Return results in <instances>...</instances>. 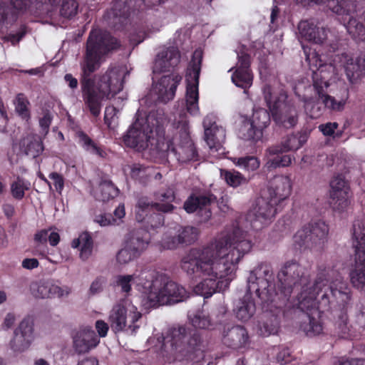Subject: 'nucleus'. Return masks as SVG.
Masks as SVG:
<instances>
[{
    "instance_id": "1",
    "label": "nucleus",
    "mask_w": 365,
    "mask_h": 365,
    "mask_svg": "<svg viewBox=\"0 0 365 365\" xmlns=\"http://www.w3.org/2000/svg\"><path fill=\"white\" fill-rule=\"evenodd\" d=\"M252 243L238 225L205 246L190 249L180 262L182 272L192 281L196 294L208 298L224 291L236 276L238 264L249 253Z\"/></svg>"
},
{
    "instance_id": "2",
    "label": "nucleus",
    "mask_w": 365,
    "mask_h": 365,
    "mask_svg": "<svg viewBox=\"0 0 365 365\" xmlns=\"http://www.w3.org/2000/svg\"><path fill=\"white\" fill-rule=\"evenodd\" d=\"M118 46V40L108 32L100 29L91 31L80 62V84L84 103L95 117L101 113L103 101L123 90V80L128 74L123 66H110L104 73L93 74L101 66L103 56Z\"/></svg>"
},
{
    "instance_id": "3",
    "label": "nucleus",
    "mask_w": 365,
    "mask_h": 365,
    "mask_svg": "<svg viewBox=\"0 0 365 365\" xmlns=\"http://www.w3.org/2000/svg\"><path fill=\"white\" fill-rule=\"evenodd\" d=\"M310 290H304L300 297L299 309L300 329L309 336L322 333L323 327L319 320V309L331 304L344 308L351 301V289L339 272L333 269H319Z\"/></svg>"
},
{
    "instance_id": "4",
    "label": "nucleus",
    "mask_w": 365,
    "mask_h": 365,
    "mask_svg": "<svg viewBox=\"0 0 365 365\" xmlns=\"http://www.w3.org/2000/svg\"><path fill=\"white\" fill-rule=\"evenodd\" d=\"M133 282L141 292L149 307H157L184 301L187 297L185 289L155 270L143 271L139 274L118 275L115 284L123 292L128 293Z\"/></svg>"
},
{
    "instance_id": "5",
    "label": "nucleus",
    "mask_w": 365,
    "mask_h": 365,
    "mask_svg": "<svg viewBox=\"0 0 365 365\" xmlns=\"http://www.w3.org/2000/svg\"><path fill=\"white\" fill-rule=\"evenodd\" d=\"M253 294L267 306L277 303V299H279L280 297L275 287L273 269L270 264L261 262L250 271L247 278V292L237 301L234 309L239 320L247 322L254 316L256 306L252 299Z\"/></svg>"
},
{
    "instance_id": "6",
    "label": "nucleus",
    "mask_w": 365,
    "mask_h": 365,
    "mask_svg": "<svg viewBox=\"0 0 365 365\" xmlns=\"http://www.w3.org/2000/svg\"><path fill=\"white\" fill-rule=\"evenodd\" d=\"M201 338L197 333L187 336L184 327L174 328L171 339L163 345V356L170 363L193 361L201 352Z\"/></svg>"
},
{
    "instance_id": "7",
    "label": "nucleus",
    "mask_w": 365,
    "mask_h": 365,
    "mask_svg": "<svg viewBox=\"0 0 365 365\" xmlns=\"http://www.w3.org/2000/svg\"><path fill=\"white\" fill-rule=\"evenodd\" d=\"M166 123L163 110H152L145 118H137L123 135V142L138 151L144 150L148 147L154 130L160 132Z\"/></svg>"
},
{
    "instance_id": "8",
    "label": "nucleus",
    "mask_w": 365,
    "mask_h": 365,
    "mask_svg": "<svg viewBox=\"0 0 365 365\" xmlns=\"http://www.w3.org/2000/svg\"><path fill=\"white\" fill-rule=\"evenodd\" d=\"M172 125L178 130V133L171 140L166 143L168 158L179 163L197 160V152L190 138L187 115L183 110L174 113Z\"/></svg>"
},
{
    "instance_id": "9",
    "label": "nucleus",
    "mask_w": 365,
    "mask_h": 365,
    "mask_svg": "<svg viewBox=\"0 0 365 365\" xmlns=\"http://www.w3.org/2000/svg\"><path fill=\"white\" fill-rule=\"evenodd\" d=\"M309 61L310 69L312 71L313 87L318 98H321L324 106L332 111H341L344 110L348 95L345 98L336 101L334 97L326 93V89L329 87L328 78L334 71V66L331 63H322L319 56L316 53L312 57L307 56Z\"/></svg>"
},
{
    "instance_id": "10",
    "label": "nucleus",
    "mask_w": 365,
    "mask_h": 365,
    "mask_svg": "<svg viewBox=\"0 0 365 365\" xmlns=\"http://www.w3.org/2000/svg\"><path fill=\"white\" fill-rule=\"evenodd\" d=\"M264 99L272 113L274 121L284 128H294L299 119L295 106L287 103V94L281 91L277 96L273 97L272 88L266 85L262 88Z\"/></svg>"
},
{
    "instance_id": "11",
    "label": "nucleus",
    "mask_w": 365,
    "mask_h": 365,
    "mask_svg": "<svg viewBox=\"0 0 365 365\" xmlns=\"http://www.w3.org/2000/svg\"><path fill=\"white\" fill-rule=\"evenodd\" d=\"M142 314L137 307L129 299L115 305L110 312L108 322L111 329L115 332L124 331L133 334L139 328L137 324Z\"/></svg>"
},
{
    "instance_id": "12",
    "label": "nucleus",
    "mask_w": 365,
    "mask_h": 365,
    "mask_svg": "<svg viewBox=\"0 0 365 365\" xmlns=\"http://www.w3.org/2000/svg\"><path fill=\"white\" fill-rule=\"evenodd\" d=\"M365 222L355 220L352 227V245L355 249L354 267L350 280L357 289L365 292Z\"/></svg>"
},
{
    "instance_id": "13",
    "label": "nucleus",
    "mask_w": 365,
    "mask_h": 365,
    "mask_svg": "<svg viewBox=\"0 0 365 365\" xmlns=\"http://www.w3.org/2000/svg\"><path fill=\"white\" fill-rule=\"evenodd\" d=\"M277 279L280 286L281 294L284 297H289L293 289L299 286H302V293L304 290H310L313 284L309 287H305L309 281L308 276L304 274V269L296 260L287 262L277 274ZM301 295L299 297L300 301Z\"/></svg>"
},
{
    "instance_id": "14",
    "label": "nucleus",
    "mask_w": 365,
    "mask_h": 365,
    "mask_svg": "<svg viewBox=\"0 0 365 365\" xmlns=\"http://www.w3.org/2000/svg\"><path fill=\"white\" fill-rule=\"evenodd\" d=\"M328 225L317 221L304 225L294 236V241L299 246L312 251H321L327 241Z\"/></svg>"
},
{
    "instance_id": "15",
    "label": "nucleus",
    "mask_w": 365,
    "mask_h": 365,
    "mask_svg": "<svg viewBox=\"0 0 365 365\" xmlns=\"http://www.w3.org/2000/svg\"><path fill=\"white\" fill-rule=\"evenodd\" d=\"M202 60V51L199 49L195 50L185 76L187 82L186 107L187 112L191 115H195L199 111L198 83Z\"/></svg>"
},
{
    "instance_id": "16",
    "label": "nucleus",
    "mask_w": 365,
    "mask_h": 365,
    "mask_svg": "<svg viewBox=\"0 0 365 365\" xmlns=\"http://www.w3.org/2000/svg\"><path fill=\"white\" fill-rule=\"evenodd\" d=\"M47 6L43 0H11L9 5L0 4V25L14 22L17 12L26 10L38 15L47 14L50 11Z\"/></svg>"
},
{
    "instance_id": "17",
    "label": "nucleus",
    "mask_w": 365,
    "mask_h": 365,
    "mask_svg": "<svg viewBox=\"0 0 365 365\" xmlns=\"http://www.w3.org/2000/svg\"><path fill=\"white\" fill-rule=\"evenodd\" d=\"M217 201V197L210 192L191 195L184 202L183 207L187 213L197 212L200 221L205 222L212 216L210 206Z\"/></svg>"
},
{
    "instance_id": "18",
    "label": "nucleus",
    "mask_w": 365,
    "mask_h": 365,
    "mask_svg": "<svg viewBox=\"0 0 365 365\" xmlns=\"http://www.w3.org/2000/svg\"><path fill=\"white\" fill-rule=\"evenodd\" d=\"M181 80L182 77L176 74L163 76L156 84L153 86L149 93L150 99L154 102L163 103L172 100Z\"/></svg>"
},
{
    "instance_id": "19",
    "label": "nucleus",
    "mask_w": 365,
    "mask_h": 365,
    "mask_svg": "<svg viewBox=\"0 0 365 365\" xmlns=\"http://www.w3.org/2000/svg\"><path fill=\"white\" fill-rule=\"evenodd\" d=\"M204 139L211 152H217L222 148L225 141V130L216 122V116L208 114L203 120Z\"/></svg>"
},
{
    "instance_id": "20",
    "label": "nucleus",
    "mask_w": 365,
    "mask_h": 365,
    "mask_svg": "<svg viewBox=\"0 0 365 365\" xmlns=\"http://www.w3.org/2000/svg\"><path fill=\"white\" fill-rule=\"evenodd\" d=\"M335 66L343 67L346 77L350 83H356L365 74V53L356 58H353L346 53H341L335 56L334 59Z\"/></svg>"
},
{
    "instance_id": "21",
    "label": "nucleus",
    "mask_w": 365,
    "mask_h": 365,
    "mask_svg": "<svg viewBox=\"0 0 365 365\" xmlns=\"http://www.w3.org/2000/svg\"><path fill=\"white\" fill-rule=\"evenodd\" d=\"M34 338L33 322L30 318H24L14 331L10 348L16 353L24 352L31 346Z\"/></svg>"
},
{
    "instance_id": "22",
    "label": "nucleus",
    "mask_w": 365,
    "mask_h": 365,
    "mask_svg": "<svg viewBox=\"0 0 365 365\" xmlns=\"http://www.w3.org/2000/svg\"><path fill=\"white\" fill-rule=\"evenodd\" d=\"M238 61L232 75V82L237 86L246 89L252 83V74L250 69V57L242 47L237 51Z\"/></svg>"
},
{
    "instance_id": "23",
    "label": "nucleus",
    "mask_w": 365,
    "mask_h": 365,
    "mask_svg": "<svg viewBox=\"0 0 365 365\" xmlns=\"http://www.w3.org/2000/svg\"><path fill=\"white\" fill-rule=\"evenodd\" d=\"M180 61V53L177 47H164L156 55L153 66L154 73L170 71L176 67Z\"/></svg>"
},
{
    "instance_id": "24",
    "label": "nucleus",
    "mask_w": 365,
    "mask_h": 365,
    "mask_svg": "<svg viewBox=\"0 0 365 365\" xmlns=\"http://www.w3.org/2000/svg\"><path fill=\"white\" fill-rule=\"evenodd\" d=\"M277 202L272 200V198L264 194L258 197L252 210V215L255 217V220L264 224L267 220L274 217L278 210L279 206Z\"/></svg>"
},
{
    "instance_id": "25",
    "label": "nucleus",
    "mask_w": 365,
    "mask_h": 365,
    "mask_svg": "<svg viewBox=\"0 0 365 365\" xmlns=\"http://www.w3.org/2000/svg\"><path fill=\"white\" fill-rule=\"evenodd\" d=\"M291 189L292 185L289 178L284 175H277L270 181V185L266 195L279 204L290 195Z\"/></svg>"
},
{
    "instance_id": "26",
    "label": "nucleus",
    "mask_w": 365,
    "mask_h": 365,
    "mask_svg": "<svg viewBox=\"0 0 365 365\" xmlns=\"http://www.w3.org/2000/svg\"><path fill=\"white\" fill-rule=\"evenodd\" d=\"M283 153L285 151L278 145L268 147L264 154V159L266 160L264 166L269 170L289 166L292 163V158L289 155H280Z\"/></svg>"
},
{
    "instance_id": "27",
    "label": "nucleus",
    "mask_w": 365,
    "mask_h": 365,
    "mask_svg": "<svg viewBox=\"0 0 365 365\" xmlns=\"http://www.w3.org/2000/svg\"><path fill=\"white\" fill-rule=\"evenodd\" d=\"M297 4L302 6H309L311 4H326L327 6L339 15H349L354 11L353 2L349 0H295Z\"/></svg>"
},
{
    "instance_id": "28",
    "label": "nucleus",
    "mask_w": 365,
    "mask_h": 365,
    "mask_svg": "<svg viewBox=\"0 0 365 365\" xmlns=\"http://www.w3.org/2000/svg\"><path fill=\"white\" fill-rule=\"evenodd\" d=\"M300 38L314 43H322L327 38V30L317 27L313 22L302 21L298 25Z\"/></svg>"
},
{
    "instance_id": "29",
    "label": "nucleus",
    "mask_w": 365,
    "mask_h": 365,
    "mask_svg": "<svg viewBox=\"0 0 365 365\" xmlns=\"http://www.w3.org/2000/svg\"><path fill=\"white\" fill-rule=\"evenodd\" d=\"M100 342L99 338L93 330H83L78 333L73 338V348L78 354L88 352Z\"/></svg>"
},
{
    "instance_id": "30",
    "label": "nucleus",
    "mask_w": 365,
    "mask_h": 365,
    "mask_svg": "<svg viewBox=\"0 0 365 365\" xmlns=\"http://www.w3.org/2000/svg\"><path fill=\"white\" fill-rule=\"evenodd\" d=\"M129 16V6L127 0H114L111 9L106 18L108 23L116 29L124 24Z\"/></svg>"
},
{
    "instance_id": "31",
    "label": "nucleus",
    "mask_w": 365,
    "mask_h": 365,
    "mask_svg": "<svg viewBox=\"0 0 365 365\" xmlns=\"http://www.w3.org/2000/svg\"><path fill=\"white\" fill-rule=\"evenodd\" d=\"M248 341V334L246 329L242 326H235L224 331L222 341L231 348L238 349L246 344Z\"/></svg>"
},
{
    "instance_id": "32",
    "label": "nucleus",
    "mask_w": 365,
    "mask_h": 365,
    "mask_svg": "<svg viewBox=\"0 0 365 365\" xmlns=\"http://www.w3.org/2000/svg\"><path fill=\"white\" fill-rule=\"evenodd\" d=\"M155 202L153 206L157 211L164 213L172 212L175 207L172 204L175 200V194L173 187H168L154 193Z\"/></svg>"
},
{
    "instance_id": "33",
    "label": "nucleus",
    "mask_w": 365,
    "mask_h": 365,
    "mask_svg": "<svg viewBox=\"0 0 365 365\" xmlns=\"http://www.w3.org/2000/svg\"><path fill=\"white\" fill-rule=\"evenodd\" d=\"M148 242L149 235L146 230L135 229L127 235L125 245L138 255L145 249Z\"/></svg>"
},
{
    "instance_id": "34",
    "label": "nucleus",
    "mask_w": 365,
    "mask_h": 365,
    "mask_svg": "<svg viewBox=\"0 0 365 365\" xmlns=\"http://www.w3.org/2000/svg\"><path fill=\"white\" fill-rule=\"evenodd\" d=\"M20 148L26 155L36 158L43 150V142L39 135L30 133L21 139Z\"/></svg>"
},
{
    "instance_id": "35",
    "label": "nucleus",
    "mask_w": 365,
    "mask_h": 365,
    "mask_svg": "<svg viewBox=\"0 0 365 365\" xmlns=\"http://www.w3.org/2000/svg\"><path fill=\"white\" fill-rule=\"evenodd\" d=\"M72 247H80V257L86 260L92 254L93 240L88 232H83L77 239L73 240Z\"/></svg>"
},
{
    "instance_id": "36",
    "label": "nucleus",
    "mask_w": 365,
    "mask_h": 365,
    "mask_svg": "<svg viewBox=\"0 0 365 365\" xmlns=\"http://www.w3.org/2000/svg\"><path fill=\"white\" fill-rule=\"evenodd\" d=\"M127 168L129 170L130 177L143 185L146 184L153 175V169L152 168L146 167L141 164L134 163L128 165Z\"/></svg>"
},
{
    "instance_id": "37",
    "label": "nucleus",
    "mask_w": 365,
    "mask_h": 365,
    "mask_svg": "<svg viewBox=\"0 0 365 365\" xmlns=\"http://www.w3.org/2000/svg\"><path fill=\"white\" fill-rule=\"evenodd\" d=\"M262 133L247 118H244L239 128L240 137L245 140L257 141Z\"/></svg>"
},
{
    "instance_id": "38",
    "label": "nucleus",
    "mask_w": 365,
    "mask_h": 365,
    "mask_svg": "<svg viewBox=\"0 0 365 365\" xmlns=\"http://www.w3.org/2000/svg\"><path fill=\"white\" fill-rule=\"evenodd\" d=\"M220 177L222 178L228 185L232 187H237L240 185L247 184L250 178H246L241 173L235 170H220Z\"/></svg>"
},
{
    "instance_id": "39",
    "label": "nucleus",
    "mask_w": 365,
    "mask_h": 365,
    "mask_svg": "<svg viewBox=\"0 0 365 365\" xmlns=\"http://www.w3.org/2000/svg\"><path fill=\"white\" fill-rule=\"evenodd\" d=\"M279 319L276 315L265 314L259 323V333L264 336L277 333Z\"/></svg>"
},
{
    "instance_id": "40",
    "label": "nucleus",
    "mask_w": 365,
    "mask_h": 365,
    "mask_svg": "<svg viewBox=\"0 0 365 365\" xmlns=\"http://www.w3.org/2000/svg\"><path fill=\"white\" fill-rule=\"evenodd\" d=\"M60 4V14L62 16L71 18L76 14L78 5L76 0H48V3H46L52 7H56Z\"/></svg>"
},
{
    "instance_id": "41",
    "label": "nucleus",
    "mask_w": 365,
    "mask_h": 365,
    "mask_svg": "<svg viewBox=\"0 0 365 365\" xmlns=\"http://www.w3.org/2000/svg\"><path fill=\"white\" fill-rule=\"evenodd\" d=\"M15 111L23 120L28 121L31 118L29 106L30 104L26 96L22 93H18L14 99Z\"/></svg>"
},
{
    "instance_id": "42",
    "label": "nucleus",
    "mask_w": 365,
    "mask_h": 365,
    "mask_svg": "<svg viewBox=\"0 0 365 365\" xmlns=\"http://www.w3.org/2000/svg\"><path fill=\"white\" fill-rule=\"evenodd\" d=\"M232 161L236 166L248 173L256 171L260 166L259 160L255 156L233 158Z\"/></svg>"
},
{
    "instance_id": "43",
    "label": "nucleus",
    "mask_w": 365,
    "mask_h": 365,
    "mask_svg": "<svg viewBox=\"0 0 365 365\" xmlns=\"http://www.w3.org/2000/svg\"><path fill=\"white\" fill-rule=\"evenodd\" d=\"M198 235V230L192 226L182 227L177 232L180 245H189L194 243L197 240Z\"/></svg>"
},
{
    "instance_id": "44",
    "label": "nucleus",
    "mask_w": 365,
    "mask_h": 365,
    "mask_svg": "<svg viewBox=\"0 0 365 365\" xmlns=\"http://www.w3.org/2000/svg\"><path fill=\"white\" fill-rule=\"evenodd\" d=\"M30 182L18 176L10 185V191L12 197L18 200H22L25 196V192L30 189Z\"/></svg>"
},
{
    "instance_id": "45",
    "label": "nucleus",
    "mask_w": 365,
    "mask_h": 365,
    "mask_svg": "<svg viewBox=\"0 0 365 365\" xmlns=\"http://www.w3.org/2000/svg\"><path fill=\"white\" fill-rule=\"evenodd\" d=\"M154 208L153 202H150L147 197H140L138 199L135 206V219L138 222H145L150 211Z\"/></svg>"
},
{
    "instance_id": "46",
    "label": "nucleus",
    "mask_w": 365,
    "mask_h": 365,
    "mask_svg": "<svg viewBox=\"0 0 365 365\" xmlns=\"http://www.w3.org/2000/svg\"><path fill=\"white\" fill-rule=\"evenodd\" d=\"M259 130L268 126L270 123L269 113L264 108L255 109L251 119H249Z\"/></svg>"
},
{
    "instance_id": "47",
    "label": "nucleus",
    "mask_w": 365,
    "mask_h": 365,
    "mask_svg": "<svg viewBox=\"0 0 365 365\" xmlns=\"http://www.w3.org/2000/svg\"><path fill=\"white\" fill-rule=\"evenodd\" d=\"M329 204L334 211L342 212L345 211L350 205V195H330Z\"/></svg>"
},
{
    "instance_id": "48",
    "label": "nucleus",
    "mask_w": 365,
    "mask_h": 365,
    "mask_svg": "<svg viewBox=\"0 0 365 365\" xmlns=\"http://www.w3.org/2000/svg\"><path fill=\"white\" fill-rule=\"evenodd\" d=\"M189 319L192 325L197 329H208L211 325V320L204 311H197L189 314Z\"/></svg>"
},
{
    "instance_id": "49",
    "label": "nucleus",
    "mask_w": 365,
    "mask_h": 365,
    "mask_svg": "<svg viewBox=\"0 0 365 365\" xmlns=\"http://www.w3.org/2000/svg\"><path fill=\"white\" fill-rule=\"evenodd\" d=\"M49 230H42L34 235V248L35 255L44 256L46 252V242L48 240Z\"/></svg>"
},
{
    "instance_id": "50",
    "label": "nucleus",
    "mask_w": 365,
    "mask_h": 365,
    "mask_svg": "<svg viewBox=\"0 0 365 365\" xmlns=\"http://www.w3.org/2000/svg\"><path fill=\"white\" fill-rule=\"evenodd\" d=\"M330 195H344L349 193V187L347 182L341 176L334 177L330 182Z\"/></svg>"
},
{
    "instance_id": "51",
    "label": "nucleus",
    "mask_w": 365,
    "mask_h": 365,
    "mask_svg": "<svg viewBox=\"0 0 365 365\" xmlns=\"http://www.w3.org/2000/svg\"><path fill=\"white\" fill-rule=\"evenodd\" d=\"M101 196L99 197L102 201H108L110 198H113L119 193V190L110 181H103L99 185Z\"/></svg>"
},
{
    "instance_id": "52",
    "label": "nucleus",
    "mask_w": 365,
    "mask_h": 365,
    "mask_svg": "<svg viewBox=\"0 0 365 365\" xmlns=\"http://www.w3.org/2000/svg\"><path fill=\"white\" fill-rule=\"evenodd\" d=\"M79 143L83 148L88 152L100 156L103 155V150L83 132L78 133Z\"/></svg>"
},
{
    "instance_id": "53",
    "label": "nucleus",
    "mask_w": 365,
    "mask_h": 365,
    "mask_svg": "<svg viewBox=\"0 0 365 365\" xmlns=\"http://www.w3.org/2000/svg\"><path fill=\"white\" fill-rule=\"evenodd\" d=\"M304 142V140H301V137L299 138L297 135H292L287 136V138L283 140L281 144H277L284 151L287 152L292 150L299 149Z\"/></svg>"
},
{
    "instance_id": "54",
    "label": "nucleus",
    "mask_w": 365,
    "mask_h": 365,
    "mask_svg": "<svg viewBox=\"0 0 365 365\" xmlns=\"http://www.w3.org/2000/svg\"><path fill=\"white\" fill-rule=\"evenodd\" d=\"M302 101L304 103V108L309 112L312 118H317L321 115L320 108L318 106L316 98L304 95Z\"/></svg>"
},
{
    "instance_id": "55",
    "label": "nucleus",
    "mask_w": 365,
    "mask_h": 365,
    "mask_svg": "<svg viewBox=\"0 0 365 365\" xmlns=\"http://www.w3.org/2000/svg\"><path fill=\"white\" fill-rule=\"evenodd\" d=\"M50 282H40L31 286L32 294L37 298H49Z\"/></svg>"
},
{
    "instance_id": "56",
    "label": "nucleus",
    "mask_w": 365,
    "mask_h": 365,
    "mask_svg": "<svg viewBox=\"0 0 365 365\" xmlns=\"http://www.w3.org/2000/svg\"><path fill=\"white\" fill-rule=\"evenodd\" d=\"M347 31L354 38H365V28L362 24L356 22L355 19H349L347 25Z\"/></svg>"
},
{
    "instance_id": "57",
    "label": "nucleus",
    "mask_w": 365,
    "mask_h": 365,
    "mask_svg": "<svg viewBox=\"0 0 365 365\" xmlns=\"http://www.w3.org/2000/svg\"><path fill=\"white\" fill-rule=\"evenodd\" d=\"M71 292V289L68 286L60 287L50 282L49 298L67 297Z\"/></svg>"
},
{
    "instance_id": "58",
    "label": "nucleus",
    "mask_w": 365,
    "mask_h": 365,
    "mask_svg": "<svg viewBox=\"0 0 365 365\" xmlns=\"http://www.w3.org/2000/svg\"><path fill=\"white\" fill-rule=\"evenodd\" d=\"M136 256L137 254L125 245V247L117 253L116 260L120 264H125L132 261Z\"/></svg>"
},
{
    "instance_id": "59",
    "label": "nucleus",
    "mask_w": 365,
    "mask_h": 365,
    "mask_svg": "<svg viewBox=\"0 0 365 365\" xmlns=\"http://www.w3.org/2000/svg\"><path fill=\"white\" fill-rule=\"evenodd\" d=\"M160 245L163 249L175 250L180 245V243L177 236V233L175 235L167 233L163 237L160 241Z\"/></svg>"
},
{
    "instance_id": "60",
    "label": "nucleus",
    "mask_w": 365,
    "mask_h": 365,
    "mask_svg": "<svg viewBox=\"0 0 365 365\" xmlns=\"http://www.w3.org/2000/svg\"><path fill=\"white\" fill-rule=\"evenodd\" d=\"M145 223L152 229L160 227L164 224V217L161 214L153 212L148 215Z\"/></svg>"
},
{
    "instance_id": "61",
    "label": "nucleus",
    "mask_w": 365,
    "mask_h": 365,
    "mask_svg": "<svg viewBox=\"0 0 365 365\" xmlns=\"http://www.w3.org/2000/svg\"><path fill=\"white\" fill-rule=\"evenodd\" d=\"M49 178L53 181V185L58 192L61 193L64 187V181L62 175L58 173H51Z\"/></svg>"
},
{
    "instance_id": "62",
    "label": "nucleus",
    "mask_w": 365,
    "mask_h": 365,
    "mask_svg": "<svg viewBox=\"0 0 365 365\" xmlns=\"http://www.w3.org/2000/svg\"><path fill=\"white\" fill-rule=\"evenodd\" d=\"M338 123L336 122L334 123H327L325 124H322L319 125V130L327 136H331L334 134L335 130L338 128Z\"/></svg>"
},
{
    "instance_id": "63",
    "label": "nucleus",
    "mask_w": 365,
    "mask_h": 365,
    "mask_svg": "<svg viewBox=\"0 0 365 365\" xmlns=\"http://www.w3.org/2000/svg\"><path fill=\"white\" fill-rule=\"evenodd\" d=\"M52 117L49 113H44L43 116L39 120V125L42 130V134L46 135L48 133Z\"/></svg>"
},
{
    "instance_id": "64",
    "label": "nucleus",
    "mask_w": 365,
    "mask_h": 365,
    "mask_svg": "<svg viewBox=\"0 0 365 365\" xmlns=\"http://www.w3.org/2000/svg\"><path fill=\"white\" fill-rule=\"evenodd\" d=\"M95 221L103 227L113 225L115 222V220L113 219L110 215H98L96 216Z\"/></svg>"
}]
</instances>
